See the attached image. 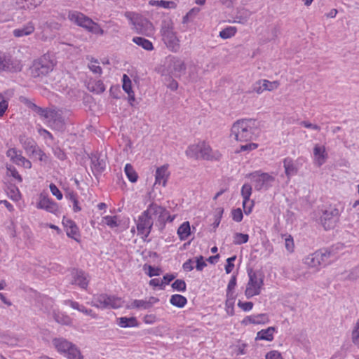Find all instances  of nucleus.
Here are the masks:
<instances>
[{
    "mask_svg": "<svg viewBox=\"0 0 359 359\" xmlns=\"http://www.w3.org/2000/svg\"><path fill=\"white\" fill-rule=\"evenodd\" d=\"M251 119H241L236 121L231 128L230 137L239 142H248L254 139L255 128Z\"/></svg>",
    "mask_w": 359,
    "mask_h": 359,
    "instance_id": "obj_1",
    "label": "nucleus"
},
{
    "mask_svg": "<svg viewBox=\"0 0 359 359\" xmlns=\"http://www.w3.org/2000/svg\"><path fill=\"white\" fill-rule=\"evenodd\" d=\"M186 154L195 159L206 161H219L222 158V154L219 151H213L204 141L190 145L186 150Z\"/></svg>",
    "mask_w": 359,
    "mask_h": 359,
    "instance_id": "obj_2",
    "label": "nucleus"
},
{
    "mask_svg": "<svg viewBox=\"0 0 359 359\" xmlns=\"http://www.w3.org/2000/svg\"><path fill=\"white\" fill-rule=\"evenodd\" d=\"M126 18L130 20L136 33L149 35L153 31L152 24L145 18L134 12H126Z\"/></svg>",
    "mask_w": 359,
    "mask_h": 359,
    "instance_id": "obj_3",
    "label": "nucleus"
},
{
    "mask_svg": "<svg viewBox=\"0 0 359 359\" xmlns=\"http://www.w3.org/2000/svg\"><path fill=\"white\" fill-rule=\"evenodd\" d=\"M149 217L156 219V225L158 226L159 229H162L166 222H172L173 217H171L169 212L163 207L157 205L156 203H151L147 209L144 210Z\"/></svg>",
    "mask_w": 359,
    "mask_h": 359,
    "instance_id": "obj_4",
    "label": "nucleus"
},
{
    "mask_svg": "<svg viewBox=\"0 0 359 359\" xmlns=\"http://www.w3.org/2000/svg\"><path fill=\"white\" fill-rule=\"evenodd\" d=\"M53 344L58 352L65 353L69 359H82L83 358L79 349L64 338L53 339Z\"/></svg>",
    "mask_w": 359,
    "mask_h": 359,
    "instance_id": "obj_5",
    "label": "nucleus"
},
{
    "mask_svg": "<svg viewBox=\"0 0 359 359\" xmlns=\"http://www.w3.org/2000/svg\"><path fill=\"white\" fill-rule=\"evenodd\" d=\"M91 304L92 306L100 309H118L123 306V301L120 297L102 294L94 296Z\"/></svg>",
    "mask_w": 359,
    "mask_h": 359,
    "instance_id": "obj_6",
    "label": "nucleus"
},
{
    "mask_svg": "<svg viewBox=\"0 0 359 359\" xmlns=\"http://www.w3.org/2000/svg\"><path fill=\"white\" fill-rule=\"evenodd\" d=\"M250 177L255 182V188L257 191L268 190L275 182V176L260 170L250 173Z\"/></svg>",
    "mask_w": 359,
    "mask_h": 359,
    "instance_id": "obj_7",
    "label": "nucleus"
},
{
    "mask_svg": "<svg viewBox=\"0 0 359 359\" xmlns=\"http://www.w3.org/2000/svg\"><path fill=\"white\" fill-rule=\"evenodd\" d=\"M248 276L249 281L245 291V294L248 299L259 294L264 284L263 277L261 274L258 275L256 272H253L251 270L248 272Z\"/></svg>",
    "mask_w": 359,
    "mask_h": 359,
    "instance_id": "obj_8",
    "label": "nucleus"
},
{
    "mask_svg": "<svg viewBox=\"0 0 359 359\" xmlns=\"http://www.w3.org/2000/svg\"><path fill=\"white\" fill-rule=\"evenodd\" d=\"M53 69V62L45 57L35 60L30 67L31 74L34 78L46 76Z\"/></svg>",
    "mask_w": 359,
    "mask_h": 359,
    "instance_id": "obj_9",
    "label": "nucleus"
},
{
    "mask_svg": "<svg viewBox=\"0 0 359 359\" xmlns=\"http://www.w3.org/2000/svg\"><path fill=\"white\" fill-rule=\"evenodd\" d=\"M339 210L334 207H329L322 210L320 222L325 230L333 229L339 220Z\"/></svg>",
    "mask_w": 359,
    "mask_h": 359,
    "instance_id": "obj_10",
    "label": "nucleus"
},
{
    "mask_svg": "<svg viewBox=\"0 0 359 359\" xmlns=\"http://www.w3.org/2000/svg\"><path fill=\"white\" fill-rule=\"evenodd\" d=\"M330 256V252L327 250H317L306 256L304 259V263L310 268H318L324 263Z\"/></svg>",
    "mask_w": 359,
    "mask_h": 359,
    "instance_id": "obj_11",
    "label": "nucleus"
},
{
    "mask_svg": "<svg viewBox=\"0 0 359 359\" xmlns=\"http://www.w3.org/2000/svg\"><path fill=\"white\" fill-rule=\"evenodd\" d=\"M22 65L20 60L11 56L0 53V72H20Z\"/></svg>",
    "mask_w": 359,
    "mask_h": 359,
    "instance_id": "obj_12",
    "label": "nucleus"
},
{
    "mask_svg": "<svg viewBox=\"0 0 359 359\" xmlns=\"http://www.w3.org/2000/svg\"><path fill=\"white\" fill-rule=\"evenodd\" d=\"M153 224V218L149 217L146 212L144 211L139 217L137 220V229L138 233L142 235L143 238L148 237L152 229Z\"/></svg>",
    "mask_w": 359,
    "mask_h": 359,
    "instance_id": "obj_13",
    "label": "nucleus"
},
{
    "mask_svg": "<svg viewBox=\"0 0 359 359\" xmlns=\"http://www.w3.org/2000/svg\"><path fill=\"white\" fill-rule=\"evenodd\" d=\"M69 20L76 25L83 27L86 30L89 28L90 24H93V20L83 13L73 11L68 13Z\"/></svg>",
    "mask_w": 359,
    "mask_h": 359,
    "instance_id": "obj_14",
    "label": "nucleus"
},
{
    "mask_svg": "<svg viewBox=\"0 0 359 359\" xmlns=\"http://www.w3.org/2000/svg\"><path fill=\"white\" fill-rule=\"evenodd\" d=\"M169 69L175 77H180L185 74L186 65L181 59L172 57L169 59Z\"/></svg>",
    "mask_w": 359,
    "mask_h": 359,
    "instance_id": "obj_15",
    "label": "nucleus"
},
{
    "mask_svg": "<svg viewBox=\"0 0 359 359\" xmlns=\"http://www.w3.org/2000/svg\"><path fill=\"white\" fill-rule=\"evenodd\" d=\"M6 155L11 160L18 165H22L25 168L32 167L31 162L22 156V152L15 148H11L6 152Z\"/></svg>",
    "mask_w": 359,
    "mask_h": 359,
    "instance_id": "obj_16",
    "label": "nucleus"
},
{
    "mask_svg": "<svg viewBox=\"0 0 359 359\" xmlns=\"http://www.w3.org/2000/svg\"><path fill=\"white\" fill-rule=\"evenodd\" d=\"M72 284L78 285L81 288L86 289L88 285V280L87 276L81 270L73 269L71 271Z\"/></svg>",
    "mask_w": 359,
    "mask_h": 359,
    "instance_id": "obj_17",
    "label": "nucleus"
},
{
    "mask_svg": "<svg viewBox=\"0 0 359 359\" xmlns=\"http://www.w3.org/2000/svg\"><path fill=\"white\" fill-rule=\"evenodd\" d=\"M37 208L44 209L46 211L57 215L59 212L58 205L50 198L41 195L40 200L37 203Z\"/></svg>",
    "mask_w": 359,
    "mask_h": 359,
    "instance_id": "obj_18",
    "label": "nucleus"
},
{
    "mask_svg": "<svg viewBox=\"0 0 359 359\" xmlns=\"http://www.w3.org/2000/svg\"><path fill=\"white\" fill-rule=\"evenodd\" d=\"M163 41L167 47L172 52H177L180 49L179 40L173 32L167 30L164 32Z\"/></svg>",
    "mask_w": 359,
    "mask_h": 359,
    "instance_id": "obj_19",
    "label": "nucleus"
},
{
    "mask_svg": "<svg viewBox=\"0 0 359 359\" xmlns=\"http://www.w3.org/2000/svg\"><path fill=\"white\" fill-rule=\"evenodd\" d=\"M285 173L290 181L291 177L296 175L298 172V166L297 163L291 158L287 157L283 161Z\"/></svg>",
    "mask_w": 359,
    "mask_h": 359,
    "instance_id": "obj_20",
    "label": "nucleus"
},
{
    "mask_svg": "<svg viewBox=\"0 0 359 359\" xmlns=\"http://www.w3.org/2000/svg\"><path fill=\"white\" fill-rule=\"evenodd\" d=\"M170 172L168 171V165H163L156 169L155 175V184H162L163 187L166 185Z\"/></svg>",
    "mask_w": 359,
    "mask_h": 359,
    "instance_id": "obj_21",
    "label": "nucleus"
},
{
    "mask_svg": "<svg viewBox=\"0 0 359 359\" xmlns=\"http://www.w3.org/2000/svg\"><path fill=\"white\" fill-rule=\"evenodd\" d=\"M27 104L30 109H32L33 111L39 114L40 116L43 117L45 118H53L54 115L56 114V113L54 111H51L48 108H42L41 107H39L30 101H28L27 102Z\"/></svg>",
    "mask_w": 359,
    "mask_h": 359,
    "instance_id": "obj_22",
    "label": "nucleus"
},
{
    "mask_svg": "<svg viewBox=\"0 0 359 359\" xmlns=\"http://www.w3.org/2000/svg\"><path fill=\"white\" fill-rule=\"evenodd\" d=\"M313 155L316 164L318 166L322 165L325 162L327 157L325 147L316 144L313 148Z\"/></svg>",
    "mask_w": 359,
    "mask_h": 359,
    "instance_id": "obj_23",
    "label": "nucleus"
},
{
    "mask_svg": "<svg viewBox=\"0 0 359 359\" xmlns=\"http://www.w3.org/2000/svg\"><path fill=\"white\" fill-rule=\"evenodd\" d=\"M62 223L66 229L67 235L76 241V236L79 235V229L75 222L68 219H64Z\"/></svg>",
    "mask_w": 359,
    "mask_h": 359,
    "instance_id": "obj_24",
    "label": "nucleus"
},
{
    "mask_svg": "<svg viewBox=\"0 0 359 359\" xmlns=\"http://www.w3.org/2000/svg\"><path fill=\"white\" fill-rule=\"evenodd\" d=\"M91 163L93 170L97 172H102L106 167V160L104 158H101L100 156L94 154L91 156Z\"/></svg>",
    "mask_w": 359,
    "mask_h": 359,
    "instance_id": "obj_25",
    "label": "nucleus"
},
{
    "mask_svg": "<svg viewBox=\"0 0 359 359\" xmlns=\"http://www.w3.org/2000/svg\"><path fill=\"white\" fill-rule=\"evenodd\" d=\"M20 142L27 153L34 154L36 150V144L32 138L27 137L25 135H20Z\"/></svg>",
    "mask_w": 359,
    "mask_h": 359,
    "instance_id": "obj_26",
    "label": "nucleus"
},
{
    "mask_svg": "<svg viewBox=\"0 0 359 359\" xmlns=\"http://www.w3.org/2000/svg\"><path fill=\"white\" fill-rule=\"evenodd\" d=\"M34 25L32 22H29L21 28L13 30V35L15 37H22L31 34L34 31Z\"/></svg>",
    "mask_w": 359,
    "mask_h": 359,
    "instance_id": "obj_27",
    "label": "nucleus"
},
{
    "mask_svg": "<svg viewBox=\"0 0 359 359\" xmlns=\"http://www.w3.org/2000/svg\"><path fill=\"white\" fill-rule=\"evenodd\" d=\"M247 321L252 324H264L269 322V318L266 314L261 313L258 315L247 316L243 320V323Z\"/></svg>",
    "mask_w": 359,
    "mask_h": 359,
    "instance_id": "obj_28",
    "label": "nucleus"
},
{
    "mask_svg": "<svg viewBox=\"0 0 359 359\" xmlns=\"http://www.w3.org/2000/svg\"><path fill=\"white\" fill-rule=\"evenodd\" d=\"M274 331L275 328L273 327H269L267 329L262 330L257 332L255 339L272 341L273 339Z\"/></svg>",
    "mask_w": 359,
    "mask_h": 359,
    "instance_id": "obj_29",
    "label": "nucleus"
},
{
    "mask_svg": "<svg viewBox=\"0 0 359 359\" xmlns=\"http://www.w3.org/2000/svg\"><path fill=\"white\" fill-rule=\"evenodd\" d=\"M191 233V229L189 222L182 223L177 229V234L181 241L186 240Z\"/></svg>",
    "mask_w": 359,
    "mask_h": 359,
    "instance_id": "obj_30",
    "label": "nucleus"
},
{
    "mask_svg": "<svg viewBox=\"0 0 359 359\" xmlns=\"http://www.w3.org/2000/svg\"><path fill=\"white\" fill-rule=\"evenodd\" d=\"M133 41L146 50H152L154 49V46L152 43L149 40L144 39L143 37H133Z\"/></svg>",
    "mask_w": 359,
    "mask_h": 359,
    "instance_id": "obj_31",
    "label": "nucleus"
},
{
    "mask_svg": "<svg viewBox=\"0 0 359 359\" xmlns=\"http://www.w3.org/2000/svg\"><path fill=\"white\" fill-rule=\"evenodd\" d=\"M170 302L172 305L178 308H182L187 302L186 297L181 294H173L171 296Z\"/></svg>",
    "mask_w": 359,
    "mask_h": 359,
    "instance_id": "obj_32",
    "label": "nucleus"
},
{
    "mask_svg": "<svg viewBox=\"0 0 359 359\" xmlns=\"http://www.w3.org/2000/svg\"><path fill=\"white\" fill-rule=\"evenodd\" d=\"M118 320V325L121 327H135L137 325V320L135 317H121L119 318Z\"/></svg>",
    "mask_w": 359,
    "mask_h": 359,
    "instance_id": "obj_33",
    "label": "nucleus"
},
{
    "mask_svg": "<svg viewBox=\"0 0 359 359\" xmlns=\"http://www.w3.org/2000/svg\"><path fill=\"white\" fill-rule=\"evenodd\" d=\"M70 306L72 308H73L74 309H76L88 316H90L94 318H96V315L93 312V311L91 309H87L85 306H83V305H80L78 302H73V301H70Z\"/></svg>",
    "mask_w": 359,
    "mask_h": 359,
    "instance_id": "obj_34",
    "label": "nucleus"
},
{
    "mask_svg": "<svg viewBox=\"0 0 359 359\" xmlns=\"http://www.w3.org/2000/svg\"><path fill=\"white\" fill-rule=\"evenodd\" d=\"M125 173L128 179L131 182H136L138 178L137 174L134 170L133 167L130 164L127 163L124 168Z\"/></svg>",
    "mask_w": 359,
    "mask_h": 359,
    "instance_id": "obj_35",
    "label": "nucleus"
},
{
    "mask_svg": "<svg viewBox=\"0 0 359 359\" xmlns=\"http://www.w3.org/2000/svg\"><path fill=\"white\" fill-rule=\"evenodd\" d=\"M53 318L55 320L62 325H70L72 323L71 318L65 314L60 313H54Z\"/></svg>",
    "mask_w": 359,
    "mask_h": 359,
    "instance_id": "obj_36",
    "label": "nucleus"
},
{
    "mask_svg": "<svg viewBox=\"0 0 359 359\" xmlns=\"http://www.w3.org/2000/svg\"><path fill=\"white\" fill-rule=\"evenodd\" d=\"M262 83V87L264 90L271 91L275 89H277L280 86V83L278 81H269L268 80L264 79L261 80Z\"/></svg>",
    "mask_w": 359,
    "mask_h": 359,
    "instance_id": "obj_37",
    "label": "nucleus"
},
{
    "mask_svg": "<svg viewBox=\"0 0 359 359\" xmlns=\"http://www.w3.org/2000/svg\"><path fill=\"white\" fill-rule=\"evenodd\" d=\"M130 309H149L150 306L148 303L147 300H143V299H135L134 300L131 305L129 306Z\"/></svg>",
    "mask_w": 359,
    "mask_h": 359,
    "instance_id": "obj_38",
    "label": "nucleus"
},
{
    "mask_svg": "<svg viewBox=\"0 0 359 359\" xmlns=\"http://www.w3.org/2000/svg\"><path fill=\"white\" fill-rule=\"evenodd\" d=\"M236 29L234 27H228L219 32V36L224 39H229L235 35Z\"/></svg>",
    "mask_w": 359,
    "mask_h": 359,
    "instance_id": "obj_39",
    "label": "nucleus"
},
{
    "mask_svg": "<svg viewBox=\"0 0 359 359\" xmlns=\"http://www.w3.org/2000/svg\"><path fill=\"white\" fill-rule=\"evenodd\" d=\"M87 31L92 34L100 36L105 34V32L100 27V25L93 20V24H90L89 28H88Z\"/></svg>",
    "mask_w": 359,
    "mask_h": 359,
    "instance_id": "obj_40",
    "label": "nucleus"
},
{
    "mask_svg": "<svg viewBox=\"0 0 359 359\" xmlns=\"http://www.w3.org/2000/svg\"><path fill=\"white\" fill-rule=\"evenodd\" d=\"M200 12V8L198 7L193 8L183 17L182 23H187L189 20H193L198 13Z\"/></svg>",
    "mask_w": 359,
    "mask_h": 359,
    "instance_id": "obj_41",
    "label": "nucleus"
},
{
    "mask_svg": "<svg viewBox=\"0 0 359 359\" xmlns=\"http://www.w3.org/2000/svg\"><path fill=\"white\" fill-rule=\"evenodd\" d=\"M249 236L248 234L241 233H236L233 236V243L235 245H241L248 241Z\"/></svg>",
    "mask_w": 359,
    "mask_h": 359,
    "instance_id": "obj_42",
    "label": "nucleus"
},
{
    "mask_svg": "<svg viewBox=\"0 0 359 359\" xmlns=\"http://www.w3.org/2000/svg\"><path fill=\"white\" fill-rule=\"evenodd\" d=\"M149 3L151 5H153V6L155 5V6H161V7L165 8H175L176 6V4L175 2L163 1V0L151 1Z\"/></svg>",
    "mask_w": 359,
    "mask_h": 359,
    "instance_id": "obj_43",
    "label": "nucleus"
},
{
    "mask_svg": "<svg viewBox=\"0 0 359 359\" xmlns=\"http://www.w3.org/2000/svg\"><path fill=\"white\" fill-rule=\"evenodd\" d=\"M252 194V187L249 184H245L243 185L241 189V195L243 198V201L250 200V197Z\"/></svg>",
    "mask_w": 359,
    "mask_h": 359,
    "instance_id": "obj_44",
    "label": "nucleus"
},
{
    "mask_svg": "<svg viewBox=\"0 0 359 359\" xmlns=\"http://www.w3.org/2000/svg\"><path fill=\"white\" fill-rule=\"evenodd\" d=\"M102 222L106 224L107 226L111 228L116 227L118 226L117 222L116 216H106L103 217Z\"/></svg>",
    "mask_w": 359,
    "mask_h": 359,
    "instance_id": "obj_45",
    "label": "nucleus"
},
{
    "mask_svg": "<svg viewBox=\"0 0 359 359\" xmlns=\"http://www.w3.org/2000/svg\"><path fill=\"white\" fill-rule=\"evenodd\" d=\"M352 342L359 346V319L357 320L354 329L352 331Z\"/></svg>",
    "mask_w": 359,
    "mask_h": 359,
    "instance_id": "obj_46",
    "label": "nucleus"
},
{
    "mask_svg": "<svg viewBox=\"0 0 359 359\" xmlns=\"http://www.w3.org/2000/svg\"><path fill=\"white\" fill-rule=\"evenodd\" d=\"M123 89L126 93H129L133 91L132 90V84H131V80L130 78L126 75L124 74L123 76Z\"/></svg>",
    "mask_w": 359,
    "mask_h": 359,
    "instance_id": "obj_47",
    "label": "nucleus"
},
{
    "mask_svg": "<svg viewBox=\"0 0 359 359\" xmlns=\"http://www.w3.org/2000/svg\"><path fill=\"white\" fill-rule=\"evenodd\" d=\"M172 287L175 290L183 292L186 290V283L183 280L177 279L172 284Z\"/></svg>",
    "mask_w": 359,
    "mask_h": 359,
    "instance_id": "obj_48",
    "label": "nucleus"
},
{
    "mask_svg": "<svg viewBox=\"0 0 359 359\" xmlns=\"http://www.w3.org/2000/svg\"><path fill=\"white\" fill-rule=\"evenodd\" d=\"M92 90L96 93H101L105 90V86L102 81H97L92 87Z\"/></svg>",
    "mask_w": 359,
    "mask_h": 359,
    "instance_id": "obj_49",
    "label": "nucleus"
},
{
    "mask_svg": "<svg viewBox=\"0 0 359 359\" xmlns=\"http://www.w3.org/2000/svg\"><path fill=\"white\" fill-rule=\"evenodd\" d=\"M232 218L236 222H240L243 219V212L241 208L234 209L232 210Z\"/></svg>",
    "mask_w": 359,
    "mask_h": 359,
    "instance_id": "obj_50",
    "label": "nucleus"
},
{
    "mask_svg": "<svg viewBox=\"0 0 359 359\" xmlns=\"http://www.w3.org/2000/svg\"><path fill=\"white\" fill-rule=\"evenodd\" d=\"M359 278V266H356L353 269H352L348 276L347 279L350 280H355Z\"/></svg>",
    "mask_w": 359,
    "mask_h": 359,
    "instance_id": "obj_51",
    "label": "nucleus"
},
{
    "mask_svg": "<svg viewBox=\"0 0 359 359\" xmlns=\"http://www.w3.org/2000/svg\"><path fill=\"white\" fill-rule=\"evenodd\" d=\"M49 187L52 194L55 196L58 200H61L62 198V194L55 184L51 183Z\"/></svg>",
    "mask_w": 359,
    "mask_h": 359,
    "instance_id": "obj_52",
    "label": "nucleus"
},
{
    "mask_svg": "<svg viewBox=\"0 0 359 359\" xmlns=\"http://www.w3.org/2000/svg\"><path fill=\"white\" fill-rule=\"evenodd\" d=\"M253 205H254L253 201H250V200L246 201H243V208L245 214L249 215L252 211V208Z\"/></svg>",
    "mask_w": 359,
    "mask_h": 359,
    "instance_id": "obj_53",
    "label": "nucleus"
},
{
    "mask_svg": "<svg viewBox=\"0 0 359 359\" xmlns=\"http://www.w3.org/2000/svg\"><path fill=\"white\" fill-rule=\"evenodd\" d=\"M236 259V256H233L231 257H229L226 259L227 264L225 266V271L226 273H230L233 267L234 264H233V262L235 261Z\"/></svg>",
    "mask_w": 359,
    "mask_h": 359,
    "instance_id": "obj_54",
    "label": "nucleus"
},
{
    "mask_svg": "<svg viewBox=\"0 0 359 359\" xmlns=\"http://www.w3.org/2000/svg\"><path fill=\"white\" fill-rule=\"evenodd\" d=\"M253 303L251 302H243L241 301H238V306L242 309L244 311H249L253 307Z\"/></svg>",
    "mask_w": 359,
    "mask_h": 359,
    "instance_id": "obj_55",
    "label": "nucleus"
},
{
    "mask_svg": "<svg viewBox=\"0 0 359 359\" xmlns=\"http://www.w3.org/2000/svg\"><path fill=\"white\" fill-rule=\"evenodd\" d=\"M285 245L287 250L290 252H292L294 250V241L293 238L291 237V236H289L285 240Z\"/></svg>",
    "mask_w": 359,
    "mask_h": 359,
    "instance_id": "obj_56",
    "label": "nucleus"
},
{
    "mask_svg": "<svg viewBox=\"0 0 359 359\" xmlns=\"http://www.w3.org/2000/svg\"><path fill=\"white\" fill-rule=\"evenodd\" d=\"M54 155L60 160L63 161L66 158L65 153L60 148L55 147L53 149Z\"/></svg>",
    "mask_w": 359,
    "mask_h": 359,
    "instance_id": "obj_57",
    "label": "nucleus"
},
{
    "mask_svg": "<svg viewBox=\"0 0 359 359\" xmlns=\"http://www.w3.org/2000/svg\"><path fill=\"white\" fill-rule=\"evenodd\" d=\"M56 116V114L54 115V116ZM53 118H54L53 127L57 130H63L65 123H64V121L62 119V118L61 117H58V118L53 117Z\"/></svg>",
    "mask_w": 359,
    "mask_h": 359,
    "instance_id": "obj_58",
    "label": "nucleus"
},
{
    "mask_svg": "<svg viewBox=\"0 0 359 359\" xmlns=\"http://www.w3.org/2000/svg\"><path fill=\"white\" fill-rule=\"evenodd\" d=\"M266 359H283L278 351H271L266 355Z\"/></svg>",
    "mask_w": 359,
    "mask_h": 359,
    "instance_id": "obj_59",
    "label": "nucleus"
},
{
    "mask_svg": "<svg viewBox=\"0 0 359 359\" xmlns=\"http://www.w3.org/2000/svg\"><path fill=\"white\" fill-rule=\"evenodd\" d=\"M7 170L10 172V174L12 177H13L14 178L18 180L19 182H22V179L21 176L20 175V174L18 173V172L14 167H13V166L7 167Z\"/></svg>",
    "mask_w": 359,
    "mask_h": 359,
    "instance_id": "obj_60",
    "label": "nucleus"
},
{
    "mask_svg": "<svg viewBox=\"0 0 359 359\" xmlns=\"http://www.w3.org/2000/svg\"><path fill=\"white\" fill-rule=\"evenodd\" d=\"M207 264L203 260V256H199L196 258V269L198 271H202L205 266H206Z\"/></svg>",
    "mask_w": 359,
    "mask_h": 359,
    "instance_id": "obj_61",
    "label": "nucleus"
},
{
    "mask_svg": "<svg viewBox=\"0 0 359 359\" xmlns=\"http://www.w3.org/2000/svg\"><path fill=\"white\" fill-rule=\"evenodd\" d=\"M148 276L152 277L154 276H158L160 274L161 269L159 268H155L151 266H148Z\"/></svg>",
    "mask_w": 359,
    "mask_h": 359,
    "instance_id": "obj_62",
    "label": "nucleus"
},
{
    "mask_svg": "<svg viewBox=\"0 0 359 359\" xmlns=\"http://www.w3.org/2000/svg\"><path fill=\"white\" fill-rule=\"evenodd\" d=\"M257 147V144L255 143H249L245 145H242L240 147L241 151H251L255 149Z\"/></svg>",
    "mask_w": 359,
    "mask_h": 359,
    "instance_id": "obj_63",
    "label": "nucleus"
},
{
    "mask_svg": "<svg viewBox=\"0 0 359 359\" xmlns=\"http://www.w3.org/2000/svg\"><path fill=\"white\" fill-rule=\"evenodd\" d=\"M252 90H253V91L256 92L258 94L262 93L264 90L263 89L262 83V81L261 80L258 81L257 82H256L254 84V86L252 87Z\"/></svg>",
    "mask_w": 359,
    "mask_h": 359,
    "instance_id": "obj_64",
    "label": "nucleus"
}]
</instances>
